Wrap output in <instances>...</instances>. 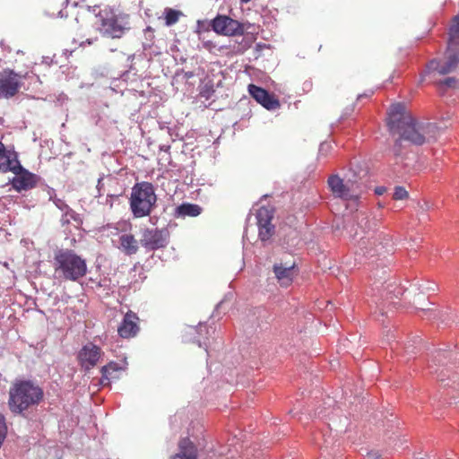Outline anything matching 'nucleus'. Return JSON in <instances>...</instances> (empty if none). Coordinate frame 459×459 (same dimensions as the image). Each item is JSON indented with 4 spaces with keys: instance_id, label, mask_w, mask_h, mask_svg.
Returning a JSON list of instances; mask_svg holds the SVG:
<instances>
[{
    "instance_id": "obj_1",
    "label": "nucleus",
    "mask_w": 459,
    "mask_h": 459,
    "mask_svg": "<svg viewBox=\"0 0 459 459\" xmlns=\"http://www.w3.org/2000/svg\"><path fill=\"white\" fill-rule=\"evenodd\" d=\"M387 115V126L390 133L400 136L393 146V152L396 157H400L403 153V141H408L415 145H422L427 140L435 136L436 125L430 122L418 121L403 103L391 105Z\"/></svg>"
},
{
    "instance_id": "obj_2",
    "label": "nucleus",
    "mask_w": 459,
    "mask_h": 459,
    "mask_svg": "<svg viewBox=\"0 0 459 459\" xmlns=\"http://www.w3.org/2000/svg\"><path fill=\"white\" fill-rule=\"evenodd\" d=\"M387 115V126L390 133L400 136L393 146V152L396 157H400L403 153V141H408L415 145H422L427 140L435 136L436 125L430 122L418 121L403 103L391 105Z\"/></svg>"
},
{
    "instance_id": "obj_3",
    "label": "nucleus",
    "mask_w": 459,
    "mask_h": 459,
    "mask_svg": "<svg viewBox=\"0 0 459 459\" xmlns=\"http://www.w3.org/2000/svg\"><path fill=\"white\" fill-rule=\"evenodd\" d=\"M44 399V390L30 379H15L9 389L8 407L13 414L24 415Z\"/></svg>"
},
{
    "instance_id": "obj_4",
    "label": "nucleus",
    "mask_w": 459,
    "mask_h": 459,
    "mask_svg": "<svg viewBox=\"0 0 459 459\" xmlns=\"http://www.w3.org/2000/svg\"><path fill=\"white\" fill-rule=\"evenodd\" d=\"M52 265L56 277L68 281H78L88 272L86 259L70 248L57 249Z\"/></svg>"
},
{
    "instance_id": "obj_5",
    "label": "nucleus",
    "mask_w": 459,
    "mask_h": 459,
    "mask_svg": "<svg viewBox=\"0 0 459 459\" xmlns=\"http://www.w3.org/2000/svg\"><path fill=\"white\" fill-rule=\"evenodd\" d=\"M94 24L102 36L113 39H122L132 29L129 14L108 6L99 11Z\"/></svg>"
},
{
    "instance_id": "obj_6",
    "label": "nucleus",
    "mask_w": 459,
    "mask_h": 459,
    "mask_svg": "<svg viewBox=\"0 0 459 459\" xmlns=\"http://www.w3.org/2000/svg\"><path fill=\"white\" fill-rule=\"evenodd\" d=\"M447 48L444 57L430 60L425 74L437 72L439 74H446L453 72L459 64V13L452 20L448 31Z\"/></svg>"
},
{
    "instance_id": "obj_7",
    "label": "nucleus",
    "mask_w": 459,
    "mask_h": 459,
    "mask_svg": "<svg viewBox=\"0 0 459 459\" xmlns=\"http://www.w3.org/2000/svg\"><path fill=\"white\" fill-rule=\"evenodd\" d=\"M156 203L157 195L152 183L142 181L132 187L129 204L134 218L149 216L156 207Z\"/></svg>"
},
{
    "instance_id": "obj_8",
    "label": "nucleus",
    "mask_w": 459,
    "mask_h": 459,
    "mask_svg": "<svg viewBox=\"0 0 459 459\" xmlns=\"http://www.w3.org/2000/svg\"><path fill=\"white\" fill-rule=\"evenodd\" d=\"M327 184L334 197L352 202L356 206L359 205L365 186L356 175L352 178L344 179L338 175H332L328 178Z\"/></svg>"
},
{
    "instance_id": "obj_9",
    "label": "nucleus",
    "mask_w": 459,
    "mask_h": 459,
    "mask_svg": "<svg viewBox=\"0 0 459 459\" xmlns=\"http://www.w3.org/2000/svg\"><path fill=\"white\" fill-rule=\"evenodd\" d=\"M1 169L2 172L11 171L14 173L15 176L12 180V186L18 192L30 190L37 184L38 177L21 165L16 152L11 153V158L7 161L6 166H3Z\"/></svg>"
},
{
    "instance_id": "obj_10",
    "label": "nucleus",
    "mask_w": 459,
    "mask_h": 459,
    "mask_svg": "<svg viewBox=\"0 0 459 459\" xmlns=\"http://www.w3.org/2000/svg\"><path fill=\"white\" fill-rule=\"evenodd\" d=\"M104 356L102 349L93 342L84 344L77 353L76 359L79 366L84 372L95 368Z\"/></svg>"
},
{
    "instance_id": "obj_11",
    "label": "nucleus",
    "mask_w": 459,
    "mask_h": 459,
    "mask_svg": "<svg viewBox=\"0 0 459 459\" xmlns=\"http://www.w3.org/2000/svg\"><path fill=\"white\" fill-rule=\"evenodd\" d=\"M213 31L224 36H241L244 34V26L241 22L227 15H217L211 22Z\"/></svg>"
},
{
    "instance_id": "obj_12",
    "label": "nucleus",
    "mask_w": 459,
    "mask_h": 459,
    "mask_svg": "<svg viewBox=\"0 0 459 459\" xmlns=\"http://www.w3.org/2000/svg\"><path fill=\"white\" fill-rule=\"evenodd\" d=\"M22 77L11 69L0 72V99H10L15 96L22 86Z\"/></svg>"
},
{
    "instance_id": "obj_13",
    "label": "nucleus",
    "mask_w": 459,
    "mask_h": 459,
    "mask_svg": "<svg viewBox=\"0 0 459 459\" xmlns=\"http://www.w3.org/2000/svg\"><path fill=\"white\" fill-rule=\"evenodd\" d=\"M169 243V232L166 229H145L143 231L141 245L147 251H155L165 247Z\"/></svg>"
},
{
    "instance_id": "obj_14",
    "label": "nucleus",
    "mask_w": 459,
    "mask_h": 459,
    "mask_svg": "<svg viewBox=\"0 0 459 459\" xmlns=\"http://www.w3.org/2000/svg\"><path fill=\"white\" fill-rule=\"evenodd\" d=\"M273 210L269 207L262 206L256 211L255 218L258 226V236L261 241L269 240L274 234L275 228L272 224L273 218Z\"/></svg>"
},
{
    "instance_id": "obj_15",
    "label": "nucleus",
    "mask_w": 459,
    "mask_h": 459,
    "mask_svg": "<svg viewBox=\"0 0 459 459\" xmlns=\"http://www.w3.org/2000/svg\"><path fill=\"white\" fill-rule=\"evenodd\" d=\"M248 92L252 98L257 101V103L261 104L268 110H275L281 106L279 100L262 87L255 84H249Z\"/></svg>"
},
{
    "instance_id": "obj_16",
    "label": "nucleus",
    "mask_w": 459,
    "mask_h": 459,
    "mask_svg": "<svg viewBox=\"0 0 459 459\" xmlns=\"http://www.w3.org/2000/svg\"><path fill=\"white\" fill-rule=\"evenodd\" d=\"M139 330V317L135 313L129 310L119 324L117 333L121 338L129 339L134 337Z\"/></svg>"
},
{
    "instance_id": "obj_17",
    "label": "nucleus",
    "mask_w": 459,
    "mask_h": 459,
    "mask_svg": "<svg viewBox=\"0 0 459 459\" xmlns=\"http://www.w3.org/2000/svg\"><path fill=\"white\" fill-rule=\"evenodd\" d=\"M59 221L64 232L71 233L73 228L79 230L82 227L83 219L80 213L69 206L62 212Z\"/></svg>"
},
{
    "instance_id": "obj_18",
    "label": "nucleus",
    "mask_w": 459,
    "mask_h": 459,
    "mask_svg": "<svg viewBox=\"0 0 459 459\" xmlns=\"http://www.w3.org/2000/svg\"><path fill=\"white\" fill-rule=\"evenodd\" d=\"M121 370H123V368L116 361H110L103 366L100 369L101 377L100 379V385L101 386H109L111 380L119 377V372Z\"/></svg>"
},
{
    "instance_id": "obj_19",
    "label": "nucleus",
    "mask_w": 459,
    "mask_h": 459,
    "mask_svg": "<svg viewBox=\"0 0 459 459\" xmlns=\"http://www.w3.org/2000/svg\"><path fill=\"white\" fill-rule=\"evenodd\" d=\"M179 452L172 456L171 459H197V449L195 444L185 437L179 441Z\"/></svg>"
},
{
    "instance_id": "obj_20",
    "label": "nucleus",
    "mask_w": 459,
    "mask_h": 459,
    "mask_svg": "<svg viewBox=\"0 0 459 459\" xmlns=\"http://www.w3.org/2000/svg\"><path fill=\"white\" fill-rule=\"evenodd\" d=\"M295 264L284 266L282 264L273 265V273L281 285H289L293 281Z\"/></svg>"
},
{
    "instance_id": "obj_21",
    "label": "nucleus",
    "mask_w": 459,
    "mask_h": 459,
    "mask_svg": "<svg viewBox=\"0 0 459 459\" xmlns=\"http://www.w3.org/2000/svg\"><path fill=\"white\" fill-rule=\"evenodd\" d=\"M67 0H44V13L49 17H64Z\"/></svg>"
},
{
    "instance_id": "obj_22",
    "label": "nucleus",
    "mask_w": 459,
    "mask_h": 459,
    "mask_svg": "<svg viewBox=\"0 0 459 459\" xmlns=\"http://www.w3.org/2000/svg\"><path fill=\"white\" fill-rule=\"evenodd\" d=\"M121 250L127 255H134L138 251V242L132 234H122L119 236Z\"/></svg>"
},
{
    "instance_id": "obj_23",
    "label": "nucleus",
    "mask_w": 459,
    "mask_h": 459,
    "mask_svg": "<svg viewBox=\"0 0 459 459\" xmlns=\"http://www.w3.org/2000/svg\"><path fill=\"white\" fill-rule=\"evenodd\" d=\"M202 210V207L196 204L184 203L176 208L174 214L176 217L182 218L196 217L201 214Z\"/></svg>"
},
{
    "instance_id": "obj_24",
    "label": "nucleus",
    "mask_w": 459,
    "mask_h": 459,
    "mask_svg": "<svg viewBox=\"0 0 459 459\" xmlns=\"http://www.w3.org/2000/svg\"><path fill=\"white\" fill-rule=\"evenodd\" d=\"M112 184H115L114 178H112L110 177L106 178L104 175H102L98 179V183H97V186H96L98 195H96V197L101 198L104 195H107L108 191H111L110 186Z\"/></svg>"
},
{
    "instance_id": "obj_25",
    "label": "nucleus",
    "mask_w": 459,
    "mask_h": 459,
    "mask_svg": "<svg viewBox=\"0 0 459 459\" xmlns=\"http://www.w3.org/2000/svg\"><path fill=\"white\" fill-rule=\"evenodd\" d=\"M164 15L165 24L167 26H172L178 22L179 17L182 15V13L180 11L174 10L171 8H165Z\"/></svg>"
},
{
    "instance_id": "obj_26",
    "label": "nucleus",
    "mask_w": 459,
    "mask_h": 459,
    "mask_svg": "<svg viewBox=\"0 0 459 459\" xmlns=\"http://www.w3.org/2000/svg\"><path fill=\"white\" fill-rule=\"evenodd\" d=\"M15 151L13 149H7L5 145L0 142V168L3 166H6L7 161L11 158V153H13ZM2 172V169H0Z\"/></svg>"
},
{
    "instance_id": "obj_27",
    "label": "nucleus",
    "mask_w": 459,
    "mask_h": 459,
    "mask_svg": "<svg viewBox=\"0 0 459 459\" xmlns=\"http://www.w3.org/2000/svg\"><path fill=\"white\" fill-rule=\"evenodd\" d=\"M215 90L212 82H205L200 88L199 95L201 98H204L209 100L214 94Z\"/></svg>"
},
{
    "instance_id": "obj_28",
    "label": "nucleus",
    "mask_w": 459,
    "mask_h": 459,
    "mask_svg": "<svg viewBox=\"0 0 459 459\" xmlns=\"http://www.w3.org/2000/svg\"><path fill=\"white\" fill-rule=\"evenodd\" d=\"M409 197L408 191L401 186H397L394 187L393 198L394 200H405Z\"/></svg>"
},
{
    "instance_id": "obj_29",
    "label": "nucleus",
    "mask_w": 459,
    "mask_h": 459,
    "mask_svg": "<svg viewBox=\"0 0 459 459\" xmlns=\"http://www.w3.org/2000/svg\"><path fill=\"white\" fill-rule=\"evenodd\" d=\"M119 194H117V193H112L111 191H108L107 192V195H106V199L105 201H99L100 204H106V205H108L110 208L113 206L114 204V202L116 200H117V198L119 197Z\"/></svg>"
},
{
    "instance_id": "obj_30",
    "label": "nucleus",
    "mask_w": 459,
    "mask_h": 459,
    "mask_svg": "<svg viewBox=\"0 0 459 459\" xmlns=\"http://www.w3.org/2000/svg\"><path fill=\"white\" fill-rule=\"evenodd\" d=\"M440 84L446 88H455L457 81L455 77H447L440 82Z\"/></svg>"
},
{
    "instance_id": "obj_31",
    "label": "nucleus",
    "mask_w": 459,
    "mask_h": 459,
    "mask_svg": "<svg viewBox=\"0 0 459 459\" xmlns=\"http://www.w3.org/2000/svg\"><path fill=\"white\" fill-rule=\"evenodd\" d=\"M52 202L56 206V208L59 209L61 212H64L66 208L69 207V205L65 203V200L58 197L54 199Z\"/></svg>"
},
{
    "instance_id": "obj_32",
    "label": "nucleus",
    "mask_w": 459,
    "mask_h": 459,
    "mask_svg": "<svg viewBox=\"0 0 459 459\" xmlns=\"http://www.w3.org/2000/svg\"><path fill=\"white\" fill-rule=\"evenodd\" d=\"M160 129L163 130V129H166L168 134L169 135V137L171 138V141L172 142H175L177 137H178V134L176 133V128L175 127H169V126H160Z\"/></svg>"
},
{
    "instance_id": "obj_33",
    "label": "nucleus",
    "mask_w": 459,
    "mask_h": 459,
    "mask_svg": "<svg viewBox=\"0 0 459 459\" xmlns=\"http://www.w3.org/2000/svg\"><path fill=\"white\" fill-rule=\"evenodd\" d=\"M46 191H47L49 201H53L54 199H56L57 197L56 194V190L54 188L47 186Z\"/></svg>"
},
{
    "instance_id": "obj_34",
    "label": "nucleus",
    "mask_w": 459,
    "mask_h": 459,
    "mask_svg": "<svg viewBox=\"0 0 459 459\" xmlns=\"http://www.w3.org/2000/svg\"><path fill=\"white\" fill-rule=\"evenodd\" d=\"M331 148V145L329 143H322L319 146V153L320 154H324L325 152L326 153Z\"/></svg>"
},
{
    "instance_id": "obj_35",
    "label": "nucleus",
    "mask_w": 459,
    "mask_h": 459,
    "mask_svg": "<svg viewBox=\"0 0 459 459\" xmlns=\"http://www.w3.org/2000/svg\"><path fill=\"white\" fill-rule=\"evenodd\" d=\"M54 57L51 56H43L42 57V64H45L48 66H50L54 63Z\"/></svg>"
},
{
    "instance_id": "obj_36",
    "label": "nucleus",
    "mask_w": 459,
    "mask_h": 459,
    "mask_svg": "<svg viewBox=\"0 0 459 459\" xmlns=\"http://www.w3.org/2000/svg\"><path fill=\"white\" fill-rule=\"evenodd\" d=\"M374 192L377 195H382L386 192V187L383 186H377Z\"/></svg>"
},
{
    "instance_id": "obj_37",
    "label": "nucleus",
    "mask_w": 459,
    "mask_h": 459,
    "mask_svg": "<svg viewBox=\"0 0 459 459\" xmlns=\"http://www.w3.org/2000/svg\"><path fill=\"white\" fill-rule=\"evenodd\" d=\"M159 148H160V152H169V151H170L169 144H160Z\"/></svg>"
},
{
    "instance_id": "obj_38",
    "label": "nucleus",
    "mask_w": 459,
    "mask_h": 459,
    "mask_svg": "<svg viewBox=\"0 0 459 459\" xmlns=\"http://www.w3.org/2000/svg\"><path fill=\"white\" fill-rule=\"evenodd\" d=\"M214 46H215L214 43L212 41H211V40L204 42V47L206 49L211 50Z\"/></svg>"
},
{
    "instance_id": "obj_39",
    "label": "nucleus",
    "mask_w": 459,
    "mask_h": 459,
    "mask_svg": "<svg viewBox=\"0 0 459 459\" xmlns=\"http://www.w3.org/2000/svg\"><path fill=\"white\" fill-rule=\"evenodd\" d=\"M183 74H184V78H185L186 80H188V79H190V78H192V77H194V76H195L194 72H191V71L183 72Z\"/></svg>"
},
{
    "instance_id": "obj_40",
    "label": "nucleus",
    "mask_w": 459,
    "mask_h": 459,
    "mask_svg": "<svg viewBox=\"0 0 459 459\" xmlns=\"http://www.w3.org/2000/svg\"><path fill=\"white\" fill-rule=\"evenodd\" d=\"M203 331H205L206 333H209V327L206 325H199V332L202 333Z\"/></svg>"
},
{
    "instance_id": "obj_41",
    "label": "nucleus",
    "mask_w": 459,
    "mask_h": 459,
    "mask_svg": "<svg viewBox=\"0 0 459 459\" xmlns=\"http://www.w3.org/2000/svg\"><path fill=\"white\" fill-rule=\"evenodd\" d=\"M197 344L199 347H204L205 349V351H207L208 344L205 341L202 342L201 340H198Z\"/></svg>"
},
{
    "instance_id": "obj_42",
    "label": "nucleus",
    "mask_w": 459,
    "mask_h": 459,
    "mask_svg": "<svg viewBox=\"0 0 459 459\" xmlns=\"http://www.w3.org/2000/svg\"><path fill=\"white\" fill-rule=\"evenodd\" d=\"M424 455H425V454L420 452V453H417L414 455V458L415 459H424Z\"/></svg>"
},
{
    "instance_id": "obj_43",
    "label": "nucleus",
    "mask_w": 459,
    "mask_h": 459,
    "mask_svg": "<svg viewBox=\"0 0 459 459\" xmlns=\"http://www.w3.org/2000/svg\"><path fill=\"white\" fill-rule=\"evenodd\" d=\"M145 34L146 35H148V34L152 35L153 34V30L151 27H147L145 29Z\"/></svg>"
},
{
    "instance_id": "obj_44",
    "label": "nucleus",
    "mask_w": 459,
    "mask_h": 459,
    "mask_svg": "<svg viewBox=\"0 0 459 459\" xmlns=\"http://www.w3.org/2000/svg\"><path fill=\"white\" fill-rule=\"evenodd\" d=\"M228 48H229L228 46H221L219 49L221 51H223V50L228 49Z\"/></svg>"
},
{
    "instance_id": "obj_45",
    "label": "nucleus",
    "mask_w": 459,
    "mask_h": 459,
    "mask_svg": "<svg viewBox=\"0 0 459 459\" xmlns=\"http://www.w3.org/2000/svg\"><path fill=\"white\" fill-rule=\"evenodd\" d=\"M364 96H365V97H368V95H366V94H364V95H359L358 99L359 100V99L363 98Z\"/></svg>"
},
{
    "instance_id": "obj_46",
    "label": "nucleus",
    "mask_w": 459,
    "mask_h": 459,
    "mask_svg": "<svg viewBox=\"0 0 459 459\" xmlns=\"http://www.w3.org/2000/svg\"><path fill=\"white\" fill-rule=\"evenodd\" d=\"M368 459H377L376 457L373 458V455L369 454L368 455Z\"/></svg>"
}]
</instances>
